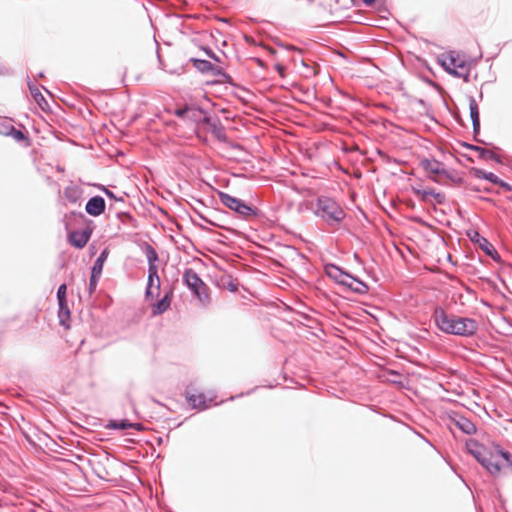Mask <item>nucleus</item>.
Segmentation results:
<instances>
[{
  "label": "nucleus",
  "instance_id": "1",
  "mask_svg": "<svg viewBox=\"0 0 512 512\" xmlns=\"http://www.w3.org/2000/svg\"><path fill=\"white\" fill-rule=\"evenodd\" d=\"M468 452L492 475L498 476L502 471L512 473V455L499 445L484 447L475 440L466 443Z\"/></svg>",
  "mask_w": 512,
  "mask_h": 512
},
{
  "label": "nucleus",
  "instance_id": "2",
  "mask_svg": "<svg viewBox=\"0 0 512 512\" xmlns=\"http://www.w3.org/2000/svg\"><path fill=\"white\" fill-rule=\"evenodd\" d=\"M433 318L438 329L446 334L470 337L479 328L475 319L448 314L441 308L435 310Z\"/></svg>",
  "mask_w": 512,
  "mask_h": 512
},
{
  "label": "nucleus",
  "instance_id": "3",
  "mask_svg": "<svg viewBox=\"0 0 512 512\" xmlns=\"http://www.w3.org/2000/svg\"><path fill=\"white\" fill-rule=\"evenodd\" d=\"M314 214L323 219L328 225H338L345 217L341 206L331 198L319 197L313 207Z\"/></svg>",
  "mask_w": 512,
  "mask_h": 512
},
{
  "label": "nucleus",
  "instance_id": "4",
  "mask_svg": "<svg viewBox=\"0 0 512 512\" xmlns=\"http://www.w3.org/2000/svg\"><path fill=\"white\" fill-rule=\"evenodd\" d=\"M438 63L449 74L463 78L466 82L469 81L470 65L460 53L452 51L447 54H442L438 58Z\"/></svg>",
  "mask_w": 512,
  "mask_h": 512
},
{
  "label": "nucleus",
  "instance_id": "5",
  "mask_svg": "<svg viewBox=\"0 0 512 512\" xmlns=\"http://www.w3.org/2000/svg\"><path fill=\"white\" fill-rule=\"evenodd\" d=\"M420 164L427 173L428 178L438 184H446L448 180H454L450 172L445 168V165L436 159L425 158L421 160Z\"/></svg>",
  "mask_w": 512,
  "mask_h": 512
},
{
  "label": "nucleus",
  "instance_id": "6",
  "mask_svg": "<svg viewBox=\"0 0 512 512\" xmlns=\"http://www.w3.org/2000/svg\"><path fill=\"white\" fill-rule=\"evenodd\" d=\"M183 278L188 288L195 294L199 301L203 304H207L209 301L206 291L207 288L197 273L191 269L186 270Z\"/></svg>",
  "mask_w": 512,
  "mask_h": 512
},
{
  "label": "nucleus",
  "instance_id": "7",
  "mask_svg": "<svg viewBox=\"0 0 512 512\" xmlns=\"http://www.w3.org/2000/svg\"><path fill=\"white\" fill-rule=\"evenodd\" d=\"M221 203L227 208L237 212L238 214L247 217L253 213L252 207L247 205L241 199L233 197L227 193H219Z\"/></svg>",
  "mask_w": 512,
  "mask_h": 512
},
{
  "label": "nucleus",
  "instance_id": "8",
  "mask_svg": "<svg viewBox=\"0 0 512 512\" xmlns=\"http://www.w3.org/2000/svg\"><path fill=\"white\" fill-rule=\"evenodd\" d=\"M108 257L107 250H103L98 258L95 260L94 265L92 267V273L89 283V292L90 294L96 289L98 279L100 278L103 270L104 262Z\"/></svg>",
  "mask_w": 512,
  "mask_h": 512
},
{
  "label": "nucleus",
  "instance_id": "9",
  "mask_svg": "<svg viewBox=\"0 0 512 512\" xmlns=\"http://www.w3.org/2000/svg\"><path fill=\"white\" fill-rule=\"evenodd\" d=\"M161 282L158 273L151 269V273H148V283L145 292L146 300H153L160 294Z\"/></svg>",
  "mask_w": 512,
  "mask_h": 512
},
{
  "label": "nucleus",
  "instance_id": "10",
  "mask_svg": "<svg viewBox=\"0 0 512 512\" xmlns=\"http://www.w3.org/2000/svg\"><path fill=\"white\" fill-rule=\"evenodd\" d=\"M91 234L92 230L90 228L73 231L69 234V241L74 247L83 248L89 241Z\"/></svg>",
  "mask_w": 512,
  "mask_h": 512
},
{
  "label": "nucleus",
  "instance_id": "11",
  "mask_svg": "<svg viewBox=\"0 0 512 512\" xmlns=\"http://www.w3.org/2000/svg\"><path fill=\"white\" fill-rule=\"evenodd\" d=\"M326 275L336 281L337 283L344 285L350 279V274L341 270L338 266L334 264H328L325 266Z\"/></svg>",
  "mask_w": 512,
  "mask_h": 512
},
{
  "label": "nucleus",
  "instance_id": "12",
  "mask_svg": "<svg viewBox=\"0 0 512 512\" xmlns=\"http://www.w3.org/2000/svg\"><path fill=\"white\" fill-rule=\"evenodd\" d=\"M176 115H178L179 117L191 119L196 122H200V121L209 122V119L206 116V114L202 110L197 109V108L187 107L184 109H179L176 111Z\"/></svg>",
  "mask_w": 512,
  "mask_h": 512
},
{
  "label": "nucleus",
  "instance_id": "13",
  "mask_svg": "<svg viewBox=\"0 0 512 512\" xmlns=\"http://www.w3.org/2000/svg\"><path fill=\"white\" fill-rule=\"evenodd\" d=\"M85 210L91 216H99L105 210V200L101 196H94L88 200Z\"/></svg>",
  "mask_w": 512,
  "mask_h": 512
},
{
  "label": "nucleus",
  "instance_id": "14",
  "mask_svg": "<svg viewBox=\"0 0 512 512\" xmlns=\"http://www.w3.org/2000/svg\"><path fill=\"white\" fill-rule=\"evenodd\" d=\"M187 402L195 409H206L210 406L212 398H207L204 394H186Z\"/></svg>",
  "mask_w": 512,
  "mask_h": 512
},
{
  "label": "nucleus",
  "instance_id": "15",
  "mask_svg": "<svg viewBox=\"0 0 512 512\" xmlns=\"http://www.w3.org/2000/svg\"><path fill=\"white\" fill-rule=\"evenodd\" d=\"M413 192L416 196L421 198V200L426 201V202L434 200L436 203L441 204L445 200V196L443 194L438 193L432 189L427 190V189L413 188Z\"/></svg>",
  "mask_w": 512,
  "mask_h": 512
},
{
  "label": "nucleus",
  "instance_id": "16",
  "mask_svg": "<svg viewBox=\"0 0 512 512\" xmlns=\"http://www.w3.org/2000/svg\"><path fill=\"white\" fill-rule=\"evenodd\" d=\"M472 173L473 175L478 178V179H485L493 184H497V185H500L502 187H506L508 188V185L506 183H504L502 180H500L498 178V176H496L494 173L492 172H486L482 169H479V168H473L472 169Z\"/></svg>",
  "mask_w": 512,
  "mask_h": 512
},
{
  "label": "nucleus",
  "instance_id": "17",
  "mask_svg": "<svg viewBox=\"0 0 512 512\" xmlns=\"http://www.w3.org/2000/svg\"><path fill=\"white\" fill-rule=\"evenodd\" d=\"M171 304V292L168 291L165 293L164 297L155 303L152 307L153 315H160L168 310Z\"/></svg>",
  "mask_w": 512,
  "mask_h": 512
},
{
  "label": "nucleus",
  "instance_id": "18",
  "mask_svg": "<svg viewBox=\"0 0 512 512\" xmlns=\"http://www.w3.org/2000/svg\"><path fill=\"white\" fill-rule=\"evenodd\" d=\"M63 193H64L65 198L69 202L76 203L80 200V198L82 196V189L78 185L71 184L64 189Z\"/></svg>",
  "mask_w": 512,
  "mask_h": 512
},
{
  "label": "nucleus",
  "instance_id": "19",
  "mask_svg": "<svg viewBox=\"0 0 512 512\" xmlns=\"http://www.w3.org/2000/svg\"><path fill=\"white\" fill-rule=\"evenodd\" d=\"M344 286L349 287L352 291L358 294H365L368 291V287L364 282L354 278L351 275L350 279L347 281L346 284H344Z\"/></svg>",
  "mask_w": 512,
  "mask_h": 512
},
{
  "label": "nucleus",
  "instance_id": "20",
  "mask_svg": "<svg viewBox=\"0 0 512 512\" xmlns=\"http://www.w3.org/2000/svg\"><path fill=\"white\" fill-rule=\"evenodd\" d=\"M456 425L461 431H463L464 433H466L468 435L474 434L476 432V426L474 425V423L472 421H470L467 418L460 417L456 421Z\"/></svg>",
  "mask_w": 512,
  "mask_h": 512
},
{
  "label": "nucleus",
  "instance_id": "21",
  "mask_svg": "<svg viewBox=\"0 0 512 512\" xmlns=\"http://www.w3.org/2000/svg\"><path fill=\"white\" fill-rule=\"evenodd\" d=\"M469 110H470V117L473 124L474 131L479 130L480 127V121H479V110L478 105L474 99H471L469 102Z\"/></svg>",
  "mask_w": 512,
  "mask_h": 512
},
{
  "label": "nucleus",
  "instance_id": "22",
  "mask_svg": "<svg viewBox=\"0 0 512 512\" xmlns=\"http://www.w3.org/2000/svg\"><path fill=\"white\" fill-rule=\"evenodd\" d=\"M146 257L149 263L148 272L151 273V269L153 268L154 272L158 273V268L155 264V262L158 260V255L151 246H148L146 249Z\"/></svg>",
  "mask_w": 512,
  "mask_h": 512
},
{
  "label": "nucleus",
  "instance_id": "23",
  "mask_svg": "<svg viewBox=\"0 0 512 512\" xmlns=\"http://www.w3.org/2000/svg\"><path fill=\"white\" fill-rule=\"evenodd\" d=\"M140 426L141 425L138 423H130L129 421H126V420L111 421L109 424L110 428L119 429V430H125L128 428L140 429Z\"/></svg>",
  "mask_w": 512,
  "mask_h": 512
},
{
  "label": "nucleus",
  "instance_id": "24",
  "mask_svg": "<svg viewBox=\"0 0 512 512\" xmlns=\"http://www.w3.org/2000/svg\"><path fill=\"white\" fill-rule=\"evenodd\" d=\"M474 150L479 153V157L483 160H494L496 162H500L499 156L491 150L481 147H474Z\"/></svg>",
  "mask_w": 512,
  "mask_h": 512
},
{
  "label": "nucleus",
  "instance_id": "25",
  "mask_svg": "<svg viewBox=\"0 0 512 512\" xmlns=\"http://www.w3.org/2000/svg\"><path fill=\"white\" fill-rule=\"evenodd\" d=\"M30 92L34 100L37 102V104L43 108V104H47L44 96L41 94V92L38 90L37 87L29 86Z\"/></svg>",
  "mask_w": 512,
  "mask_h": 512
},
{
  "label": "nucleus",
  "instance_id": "26",
  "mask_svg": "<svg viewBox=\"0 0 512 512\" xmlns=\"http://www.w3.org/2000/svg\"><path fill=\"white\" fill-rule=\"evenodd\" d=\"M11 131H13V125L8 119H0V134L2 135H10Z\"/></svg>",
  "mask_w": 512,
  "mask_h": 512
},
{
  "label": "nucleus",
  "instance_id": "27",
  "mask_svg": "<svg viewBox=\"0 0 512 512\" xmlns=\"http://www.w3.org/2000/svg\"><path fill=\"white\" fill-rule=\"evenodd\" d=\"M66 289H67L66 285L62 284L59 286L58 291H57V298H58L59 307L61 308V310L63 309L65 302H66Z\"/></svg>",
  "mask_w": 512,
  "mask_h": 512
},
{
  "label": "nucleus",
  "instance_id": "28",
  "mask_svg": "<svg viewBox=\"0 0 512 512\" xmlns=\"http://www.w3.org/2000/svg\"><path fill=\"white\" fill-rule=\"evenodd\" d=\"M479 245L487 254L492 255V251L494 249H493L492 245L485 238H481Z\"/></svg>",
  "mask_w": 512,
  "mask_h": 512
},
{
  "label": "nucleus",
  "instance_id": "29",
  "mask_svg": "<svg viewBox=\"0 0 512 512\" xmlns=\"http://www.w3.org/2000/svg\"><path fill=\"white\" fill-rule=\"evenodd\" d=\"M9 136H12L16 141H22L25 139L23 132L16 130L14 127Z\"/></svg>",
  "mask_w": 512,
  "mask_h": 512
},
{
  "label": "nucleus",
  "instance_id": "30",
  "mask_svg": "<svg viewBox=\"0 0 512 512\" xmlns=\"http://www.w3.org/2000/svg\"><path fill=\"white\" fill-rule=\"evenodd\" d=\"M199 68L203 71L209 70L211 68V63L205 60L199 61Z\"/></svg>",
  "mask_w": 512,
  "mask_h": 512
},
{
  "label": "nucleus",
  "instance_id": "31",
  "mask_svg": "<svg viewBox=\"0 0 512 512\" xmlns=\"http://www.w3.org/2000/svg\"><path fill=\"white\" fill-rule=\"evenodd\" d=\"M64 315H66V316H68V315H69V311H68V309H67V307H66V304L64 305V307H63V309H62V310L60 309V314H59V316H60V320H61V323H62V324H64V320H63V316H64Z\"/></svg>",
  "mask_w": 512,
  "mask_h": 512
},
{
  "label": "nucleus",
  "instance_id": "32",
  "mask_svg": "<svg viewBox=\"0 0 512 512\" xmlns=\"http://www.w3.org/2000/svg\"><path fill=\"white\" fill-rule=\"evenodd\" d=\"M481 238H482V237L480 236V234H479L478 232H474L473 236H471V239H472L473 241L478 242V243L481 241Z\"/></svg>",
  "mask_w": 512,
  "mask_h": 512
},
{
  "label": "nucleus",
  "instance_id": "33",
  "mask_svg": "<svg viewBox=\"0 0 512 512\" xmlns=\"http://www.w3.org/2000/svg\"><path fill=\"white\" fill-rule=\"evenodd\" d=\"M213 129H214V132H215L216 136L218 138H220L221 135H222V130L220 128H218L215 124H213Z\"/></svg>",
  "mask_w": 512,
  "mask_h": 512
},
{
  "label": "nucleus",
  "instance_id": "34",
  "mask_svg": "<svg viewBox=\"0 0 512 512\" xmlns=\"http://www.w3.org/2000/svg\"><path fill=\"white\" fill-rule=\"evenodd\" d=\"M364 4L367 5V6H371L375 0H363Z\"/></svg>",
  "mask_w": 512,
  "mask_h": 512
},
{
  "label": "nucleus",
  "instance_id": "35",
  "mask_svg": "<svg viewBox=\"0 0 512 512\" xmlns=\"http://www.w3.org/2000/svg\"><path fill=\"white\" fill-rule=\"evenodd\" d=\"M277 69H278V71H279L280 73H282V67H281V66H278V67H277Z\"/></svg>",
  "mask_w": 512,
  "mask_h": 512
}]
</instances>
